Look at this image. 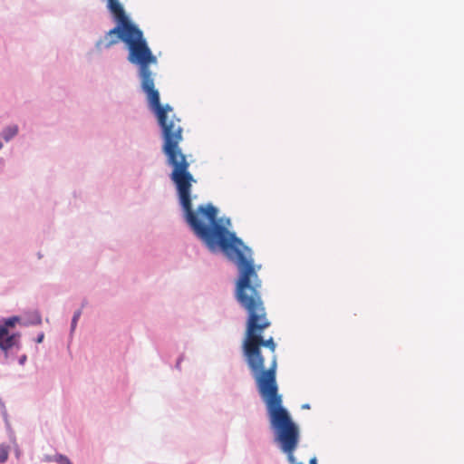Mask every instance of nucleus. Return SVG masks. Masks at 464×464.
I'll return each mask as SVG.
<instances>
[{
    "mask_svg": "<svg viewBox=\"0 0 464 464\" xmlns=\"http://www.w3.org/2000/svg\"><path fill=\"white\" fill-rule=\"evenodd\" d=\"M126 39L128 61L138 66L140 87L146 93L149 106L161 128L162 151L167 164L172 168L170 179L176 186L187 223L195 234H235L229 230L230 219L218 218V208L212 204L200 205L195 210L192 208L191 187L195 179L188 170L187 156L179 148L183 140V128L180 120L172 113L173 108L169 104H160V93L155 88L154 74L150 68V65L157 64V57L153 55L138 27L131 29Z\"/></svg>",
    "mask_w": 464,
    "mask_h": 464,
    "instance_id": "f257e3e1",
    "label": "nucleus"
},
{
    "mask_svg": "<svg viewBox=\"0 0 464 464\" xmlns=\"http://www.w3.org/2000/svg\"><path fill=\"white\" fill-rule=\"evenodd\" d=\"M236 297L248 314L242 343L243 354L266 404L275 440L291 464H302L294 456L300 440L299 429L283 407L282 396L278 392L276 343L272 336L268 339L262 336L271 324L266 316L261 291H236ZM309 464H317L316 458H312Z\"/></svg>",
    "mask_w": 464,
    "mask_h": 464,
    "instance_id": "f03ea898",
    "label": "nucleus"
},
{
    "mask_svg": "<svg viewBox=\"0 0 464 464\" xmlns=\"http://www.w3.org/2000/svg\"><path fill=\"white\" fill-rule=\"evenodd\" d=\"M107 7L109 11L112 14L115 20L117 21V25L111 29L106 36H105V47H111V45L122 41L127 44L129 37V33L131 29H136L137 26L134 25L128 18L123 9V6L119 2V0H107Z\"/></svg>",
    "mask_w": 464,
    "mask_h": 464,
    "instance_id": "7ed1b4c3",
    "label": "nucleus"
},
{
    "mask_svg": "<svg viewBox=\"0 0 464 464\" xmlns=\"http://www.w3.org/2000/svg\"><path fill=\"white\" fill-rule=\"evenodd\" d=\"M18 132V127L16 125H14V126H10V127H7L4 131H3V138L5 139V140L8 141L10 140L13 137H14Z\"/></svg>",
    "mask_w": 464,
    "mask_h": 464,
    "instance_id": "20e7f679",
    "label": "nucleus"
},
{
    "mask_svg": "<svg viewBox=\"0 0 464 464\" xmlns=\"http://www.w3.org/2000/svg\"><path fill=\"white\" fill-rule=\"evenodd\" d=\"M18 321L19 318L17 316H13L5 321H1V324H5L8 330L9 327H14Z\"/></svg>",
    "mask_w": 464,
    "mask_h": 464,
    "instance_id": "39448f33",
    "label": "nucleus"
},
{
    "mask_svg": "<svg viewBox=\"0 0 464 464\" xmlns=\"http://www.w3.org/2000/svg\"><path fill=\"white\" fill-rule=\"evenodd\" d=\"M8 459V447L0 445V463H4Z\"/></svg>",
    "mask_w": 464,
    "mask_h": 464,
    "instance_id": "423d86ee",
    "label": "nucleus"
},
{
    "mask_svg": "<svg viewBox=\"0 0 464 464\" xmlns=\"http://www.w3.org/2000/svg\"><path fill=\"white\" fill-rule=\"evenodd\" d=\"M55 461L59 464H72L65 456L63 455L55 456Z\"/></svg>",
    "mask_w": 464,
    "mask_h": 464,
    "instance_id": "0eeeda50",
    "label": "nucleus"
},
{
    "mask_svg": "<svg viewBox=\"0 0 464 464\" xmlns=\"http://www.w3.org/2000/svg\"><path fill=\"white\" fill-rule=\"evenodd\" d=\"M80 315H81V311H77V312H75V314H74V315H73V317H72V328H74V327H75L76 323H77V321H78V319H79Z\"/></svg>",
    "mask_w": 464,
    "mask_h": 464,
    "instance_id": "6e6552de",
    "label": "nucleus"
},
{
    "mask_svg": "<svg viewBox=\"0 0 464 464\" xmlns=\"http://www.w3.org/2000/svg\"><path fill=\"white\" fill-rule=\"evenodd\" d=\"M44 334H41L37 337V339H36V343H42V342H43V340H44Z\"/></svg>",
    "mask_w": 464,
    "mask_h": 464,
    "instance_id": "1a4fd4ad",
    "label": "nucleus"
},
{
    "mask_svg": "<svg viewBox=\"0 0 464 464\" xmlns=\"http://www.w3.org/2000/svg\"><path fill=\"white\" fill-rule=\"evenodd\" d=\"M2 148V143L0 142V149Z\"/></svg>",
    "mask_w": 464,
    "mask_h": 464,
    "instance_id": "9d476101",
    "label": "nucleus"
}]
</instances>
